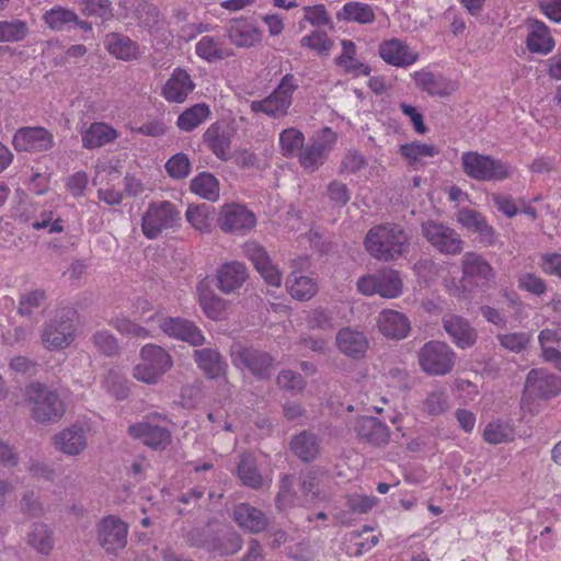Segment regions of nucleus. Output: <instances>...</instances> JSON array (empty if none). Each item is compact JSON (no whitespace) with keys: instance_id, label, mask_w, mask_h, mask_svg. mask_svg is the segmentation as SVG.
Instances as JSON below:
<instances>
[{"instance_id":"1","label":"nucleus","mask_w":561,"mask_h":561,"mask_svg":"<svg viewBox=\"0 0 561 561\" xmlns=\"http://www.w3.org/2000/svg\"><path fill=\"white\" fill-rule=\"evenodd\" d=\"M409 236L397 224H381L371 227L364 239V245L370 256L378 261L390 262L400 257L407 250Z\"/></svg>"},{"instance_id":"2","label":"nucleus","mask_w":561,"mask_h":561,"mask_svg":"<svg viewBox=\"0 0 561 561\" xmlns=\"http://www.w3.org/2000/svg\"><path fill=\"white\" fill-rule=\"evenodd\" d=\"M24 401L33 421L42 425L59 422L66 404L57 390L41 381H32L24 388Z\"/></svg>"},{"instance_id":"3","label":"nucleus","mask_w":561,"mask_h":561,"mask_svg":"<svg viewBox=\"0 0 561 561\" xmlns=\"http://www.w3.org/2000/svg\"><path fill=\"white\" fill-rule=\"evenodd\" d=\"M462 276L456 286L454 296L467 299L478 288L495 279V271L491 264L476 252H467L461 259Z\"/></svg>"},{"instance_id":"4","label":"nucleus","mask_w":561,"mask_h":561,"mask_svg":"<svg viewBox=\"0 0 561 561\" xmlns=\"http://www.w3.org/2000/svg\"><path fill=\"white\" fill-rule=\"evenodd\" d=\"M181 225V211L170 201L152 202L141 218V230L149 240H154Z\"/></svg>"},{"instance_id":"5","label":"nucleus","mask_w":561,"mask_h":561,"mask_svg":"<svg viewBox=\"0 0 561 561\" xmlns=\"http://www.w3.org/2000/svg\"><path fill=\"white\" fill-rule=\"evenodd\" d=\"M140 363L133 369L138 381L156 385L173 366L171 355L161 346L147 344L140 350Z\"/></svg>"},{"instance_id":"6","label":"nucleus","mask_w":561,"mask_h":561,"mask_svg":"<svg viewBox=\"0 0 561 561\" xmlns=\"http://www.w3.org/2000/svg\"><path fill=\"white\" fill-rule=\"evenodd\" d=\"M461 164L465 174L476 181H503L512 175L507 163L477 151L463 152Z\"/></svg>"},{"instance_id":"7","label":"nucleus","mask_w":561,"mask_h":561,"mask_svg":"<svg viewBox=\"0 0 561 561\" xmlns=\"http://www.w3.org/2000/svg\"><path fill=\"white\" fill-rule=\"evenodd\" d=\"M298 83L294 75H285L276 89L265 99L252 101L250 108L253 113H264L271 117H282L288 113L293 103V94Z\"/></svg>"},{"instance_id":"8","label":"nucleus","mask_w":561,"mask_h":561,"mask_svg":"<svg viewBox=\"0 0 561 561\" xmlns=\"http://www.w3.org/2000/svg\"><path fill=\"white\" fill-rule=\"evenodd\" d=\"M421 369L430 376L449 374L456 363V353L445 342L428 341L417 352Z\"/></svg>"},{"instance_id":"9","label":"nucleus","mask_w":561,"mask_h":561,"mask_svg":"<svg viewBox=\"0 0 561 561\" xmlns=\"http://www.w3.org/2000/svg\"><path fill=\"white\" fill-rule=\"evenodd\" d=\"M71 309L62 310L44 325L42 343L47 350H62L75 339V325L70 314Z\"/></svg>"},{"instance_id":"10","label":"nucleus","mask_w":561,"mask_h":561,"mask_svg":"<svg viewBox=\"0 0 561 561\" xmlns=\"http://www.w3.org/2000/svg\"><path fill=\"white\" fill-rule=\"evenodd\" d=\"M231 356L237 367L248 369L254 377L262 380L271 378L275 359L270 353L252 346L236 345Z\"/></svg>"},{"instance_id":"11","label":"nucleus","mask_w":561,"mask_h":561,"mask_svg":"<svg viewBox=\"0 0 561 561\" xmlns=\"http://www.w3.org/2000/svg\"><path fill=\"white\" fill-rule=\"evenodd\" d=\"M422 234L437 251L456 255L462 251L463 241L453 228L435 221L426 220L421 225Z\"/></svg>"},{"instance_id":"12","label":"nucleus","mask_w":561,"mask_h":561,"mask_svg":"<svg viewBox=\"0 0 561 561\" xmlns=\"http://www.w3.org/2000/svg\"><path fill=\"white\" fill-rule=\"evenodd\" d=\"M561 392V378L543 368H533L525 380L523 401L528 398L550 399Z\"/></svg>"},{"instance_id":"13","label":"nucleus","mask_w":561,"mask_h":561,"mask_svg":"<svg viewBox=\"0 0 561 561\" xmlns=\"http://www.w3.org/2000/svg\"><path fill=\"white\" fill-rule=\"evenodd\" d=\"M217 225L224 232L243 233L256 225L255 215L241 204H225L217 217Z\"/></svg>"},{"instance_id":"14","label":"nucleus","mask_w":561,"mask_h":561,"mask_svg":"<svg viewBox=\"0 0 561 561\" xmlns=\"http://www.w3.org/2000/svg\"><path fill=\"white\" fill-rule=\"evenodd\" d=\"M215 285L224 295H239L249 279V270L242 262L229 261L220 264L215 272Z\"/></svg>"},{"instance_id":"15","label":"nucleus","mask_w":561,"mask_h":561,"mask_svg":"<svg viewBox=\"0 0 561 561\" xmlns=\"http://www.w3.org/2000/svg\"><path fill=\"white\" fill-rule=\"evenodd\" d=\"M16 151L43 152L55 146L53 133L41 126H27L19 128L12 139Z\"/></svg>"},{"instance_id":"16","label":"nucleus","mask_w":561,"mask_h":561,"mask_svg":"<svg viewBox=\"0 0 561 561\" xmlns=\"http://www.w3.org/2000/svg\"><path fill=\"white\" fill-rule=\"evenodd\" d=\"M127 525L115 516L104 517L98 525V540L108 553H117L127 543Z\"/></svg>"},{"instance_id":"17","label":"nucleus","mask_w":561,"mask_h":561,"mask_svg":"<svg viewBox=\"0 0 561 561\" xmlns=\"http://www.w3.org/2000/svg\"><path fill=\"white\" fill-rule=\"evenodd\" d=\"M243 254L252 262L255 270L268 285L274 287L280 286L282 274L272 263L271 257L263 245L255 241L245 242L243 245Z\"/></svg>"},{"instance_id":"18","label":"nucleus","mask_w":561,"mask_h":561,"mask_svg":"<svg viewBox=\"0 0 561 561\" xmlns=\"http://www.w3.org/2000/svg\"><path fill=\"white\" fill-rule=\"evenodd\" d=\"M127 433L133 438L140 439L144 445L154 450H164L172 442L170 430L148 421L129 425Z\"/></svg>"},{"instance_id":"19","label":"nucleus","mask_w":561,"mask_h":561,"mask_svg":"<svg viewBox=\"0 0 561 561\" xmlns=\"http://www.w3.org/2000/svg\"><path fill=\"white\" fill-rule=\"evenodd\" d=\"M234 129L224 122L211 124L203 135L204 142L220 160L228 161L231 157V142Z\"/></svg>"},{"instance_id":"20","label":"nucleus","mask_w":561,"mask_h":561,"mask_svg":"<svg viewBox=\"0 0 561 561\" xmlns=\"http://www.w3.org/2000/svg\"><path fill=\"white\" fill-rule=\"evenodd\" d=\"M227 37L240 48H251L261 43L262 31L248 18H234L226 26Z\"/></svg>"},{"instance_id":"21","label":"nucleus","mask_w":561,"mask_h":561,"mask_svg":"<svg viewBox=\"0 0 561 561\" xmlns=\"http://www.w3.org/2000/svg\"><path fill=\"white\" fill-rule=\"evenodd\" d=\"M442 325L451 339L453 343L459 348L472 347L478 340V332L466 318L447 313L442 319Z\"/></svg>"},{"instance_id":"22","label":"nucleus","mask_w":561,"mask_h":561,"mask_svg":"<svg viewBox=\"0 0 561 561\" xmlns=\"http://www.w3.org/2000/svg\"><path fill=\"white\" fill-rule=\"evenodd\" d=\"M459 224L478 234V240L484 247H491L496 242V232L491 225L488 224L485 217L479 211L470 208L459 210L457 215Z\"/></svg>"},{"instance_id":"23","label":"nucleus","mask_w":561,"mask_h":561,"mask_svg":"<svg viewBox=\"0 0 561 561\" xmlns=\"http://www.w3.org/2000/svg\"><path fill=\"white\" fill-rule=\"evenodd\" d=\"M357 437L373 446H383L389 443L388 426L374 416H360L354 424Z\"/></svg>"},{"instance_id":"24","label":"nucleus","mask_w":561,"mask_h":561,"mask_svg":"<svg viewBox=\"0 0 561 561\" xmlns=\"http://www.w3.org/2000/svg\"><path fill=\"white\" fill-rule=\"evenodd\" d=\"M195 89L188 72L182 68H175L162 87V96L171 103H183Z\"/></svg>"},{"instance_id":"25","label":"nucleus","mask_w":561,"mask_h":561,"mask_svg":"<svg viewBox=\"0 0 561 561\" xmlns=\"http://www.w3.org/2000/svg\"><path fill=\"white\" fill-rule=\"evenodd\" d=\"M379 55L385 62L394 67H408L419 59V54L398 38L382 42L379 46Z\"/></svg>"},{"instance_id":"26","label":"nucleus","mask_w":561,"mask_h":561,"mask_svg":"<svg viewBox=\"0 0 561 561\" xmlns=\"http://www.w3.org/2000/svg\"><path fill=\"white\" fill-rule=\"evenodd\" d=\"M159 327L169 336L185 341L194 346L202 345L205 342L201 330L188 320L165 318L161 320Z\"/></svg>"},{"instance_id":"27","label":"nucleus","mask_w":561,"mask_h":561,"mask_svg":"<svg viewBox=\"0 0 561 561\" xmlns=\"http://www.w3.org/2000/svg\"><path fill=\"white\" fill-rule=\"evenodd\" d=\"M377 325L381 334L392 340L404 339L411 330L408 317L391 309H385L379 313Z\"/></svg>"},{"instance_id":"28","label":"nucleus","mask_w":561,"mask_h":561,"mask_svg":"<svg viewBox=\"0 0 561 561\" xmlns=\"http://www.w3.org/2000/svg\"><path fill=\"white\" fill-rule=\"evenodd\" d=\"M335 340L339 351L355 359L364 357L368 348L365 334L348 327L341 329Z\"/></svg>"},{"instance_id":"29","label":"nucleus","mask_w":561,"mask_h":561,"mask_svg":"<svg viewBox=\"0 0 561 561\" xmlns=\"http://www.w3.org/2000/svg\"><path fill=\"white\" fill-rule=\"evenodd\" d=\"M399 152L413 170H420L426 164L425 159L433 158L440 153V149L431 144L412 141L399 147Z\"/></svg>"},{"instance_id":"30","label":"nucleus","mask_w":561,"mask_h":561,"mask_svg":"<svg viewBox=\"0 0 561 561\" xmlns=\"http://www.w3.org/2000/svg\"><path fill=\"white\" fill-rule=\"evenodd\" d=\"M56 449L67 455H79L87 446L85 434L82 427L72 425L54 436Z\"/></svg>"},{"instance_id":"31","label":"nucleus","mask_w":561,"mask_h":561,"mask_svg":"<svg viewBox=\"0 0 561 561\" xmlns=\"http://www.w3.org/2000/svg\"><path fill=\"white\" fill-rule=\"evenodd\" d=\"M193 357L207 378L216 379L225 376L227 370V363L224 360L220 353L215 348H201L195 350Z\"/></svg>"},{"instance_id":"32","label":"nucleus","mask_w":561,"mask_h":561,"mask_svg":"<svg viewBox=\"0 0 561 561\" xmlns=\"http://www.w3.org/2000/svg\"><path fill=\"white\" fill-rule=\"evenodd\" d=\"M233 519L239 527L254 534L263 531L268 524L263 512L245 503L234 507Z\"/></svg>"},{"instance_id":"33","label":"nucleus","mask_w":561,"mask_h":561,"mask_svg":"<svg viewBox=\"0 0 561 561\" xmlns=\"http://www.w3.org/2000/svg\"><path fill=\"white\" fill-rule=\"evenodd\" d=\"M526 45L529 51L542 55H547L553 49L554 41L543 22L535 20L529 23Z\"/></svg>"},{"instance_id":"34","label":"nucleus","mask_w":561,"mask_h":561,"mask_svg":"<svg viewBox=\"0 0 561 561\" xmlns=\"http://www.w3.org/2000/svg\"><path fill=\"white\" fill-rule=\"evenodd\" d=\"M104 44L108 53L121 60H134L139 55L138 44L121 33L107 34Z\"/></svg>"},{"instance_id":"35","label":"nucleus","mask_w":561,"mask_h":561,"mask_svg":"<svg viewBox=\"0 0 561 561\" xmlns=\"http://www.w3.org/2000/svg\"><path fill=\"white\" fill-rule=\"evenodd\" d=\"M198 302L207 316L211 320H221L225 317L227 301L214 293L205 283L197 286Z\"/></svg>"},{"instance_id":"36","label":"nucleus","mask_w":561,"mask_h":561,"mask_svg":"<svg viewBox=\"0 0 561 561\" xmlns=\"http://www.w3.org/2000/svg\"><path fill=\"white\" fill-rule=\"evenodd\" d=\"M331 149L330 144L323 139H314L307 146H302L297 154L300 165L311 172L316 171L324 162L325 153Z\"/></svg>"},{"instance_id":"37","label":"nucleus","mask_w":561,"mask_h":561,"mask_svg":"<svg viewBox=\"0 0 561 561\" xmlns=\"http://www.w3.org/2000/svg\"><path fill=\"white\" fill-rule=\"evenodd\" d=\"M289 448L295 456L308 462L318 456L320 440L314 433L302 431L290 439Z\"/></svg>"},{"instance_id":"38","label":"nucleus","mask_w":561,"mask_h":561,"mask_svg":"<svg viewBox=\"0 0 561 561\" xmlns=\"http://www.w3.org/2000/svg\"><path fill=\"white\" fill-rule=\"evenodd\" d=\"M237 474L244 486L260 489L263 477L257 468L256 457L252 453H243L239 457Z\"/></svg>"},{"instance_id":"39","label":"nucleus","mask_w":561,"mask_h":561,"mask_svg":"<svg viewBox=\"0 0 561 561\" xmlns=\"http://www.w3.org/2000/svg\"><path fill=\"white\" fill-rule=\"evenodd\" d=\"M118 133L105 123H92L82 134V146L87 149H94L113 142Z\"/></svg>"},{"instance_id":"40","label":"nucleus","mask_w":561,"mask_h":561,"mask_svg":"<svg viewBox=\"0 0 561 561\" xmlns=\"http://www.w3.org/2000/svg\"><path fill=\"white\" fill-rule=\"evenodd\" d=\"M415 84L430 95L447 96L450 93V83L443 77H436L427 70L415 71L413 73Z\"/></svg>"},{"instance_id":"41","label":"nucleus","mask_w":561,"mask_h":561,"mask_svg":"<svg viewBox=\"0 0 561 561\" xmlns=\"http://www.w3.org/2000/svg\"><path fill=\"white\" fill-rule=\"evenodd\" d=\"M337 19L358 24H371L376 19V14L370 4L359 1H350L346 2L342 11L337 13Z\"/></svg>"},{"instance_id":"42","label":"nucleus","mask_w":561,"mask_h":561,"mask_svg":"<svg viewBox=\"0 0 561 561\" xmlns=\"http://www.w3.org/2000/svg\"><path fill=\"white\" fill-rule=\"evenodd\" d=\"M286 288L294 299L300 301L310 300L318 291L317 283L312 278L296 272L288 276Z\"/></svg>"},{"instance_id":"43","label":"nucleus","mask_w":561,"mask_h":561,"mask_svg":"<svg viewBox=\"0 0 561 561\" xmlns=\"http://www.w3.org/2000/svg\"><path fill=\"white\" fill-rule=\"evenodd\" d=\"M196 54L201 58L213 62L233 55L232 50L224 47L222 42L214 36H203L196 44Z\"/></svg>"},{"instance_id":"44","label":"nucleus","mask_w":561,"mask_h":561,"mask_svg":"<svg viewBox=\"0 0 561 561\" xmlns=\"http://www.w3.org/2000/svg\"><path fill=\"white\" fill-rule=\"evenodd\" d=\"M191 191L209 202H216L219 198V182L208 172L197 174L190 184Z\"/></svg>"},{"instance_id":"45","label":"nucleus","mask_w":561,"mask_h":561,"mask_svg":"<svg viewBox=\"0 0 561 561\" xmlns=\"http://www.w3.org/2000/svg\"><path fill=\"white\" fill-rule=\"evenodd\" d=\"M43 20L53 31H68L78 22V15L70 9L55 7L44 13Z\"/></svg>"},{"instance_id":"46","label":"nucleus","mask_w":561,"mask_h":561,"mask_svg":"<svg viewBox=\"0 0 561 561\" xmlns=\"http://www.w3.org/2000/svg\"><path fill=\"white\" fill-rule=\"evenodd\" d=\"M210 114L205 103L195 104L186 108L179 117L176 125L183 131H192L198 127Z\"/></svg>"},{"instance_id":"47","label":"nucleus","mask_w":561,"mask_h":561,"mask_svg":"<svg viewBox=\"0 0 561 561\" xmlns=\"http://www.w3.org/2000/svg\"><path fill=\"white\" fill-rule=\"evenodd\" d=\"M514 437V426L503 420L490 422L483 431L484 440L493 445L512 442Z\"/></svg>"},{"instance_id":"48","label":"nucleus","mask_w":561,"mask_h":561,"mask_svg":"<svg viewBox=\"0 0 561 561\" xmlns=\"http://www.w3.org/2000/svg\"><path fill=\"white\" fill-rule=\"evenodd\" d=\"M213 214L214 208L208 204L202 203L198 205H188L185 216L186 220L194 229L201 232H209Z\"/></svg>"},{"instance_id":"49","label":"nucleus","mask_w":561,"mask_h":561,"mask_svg":"<svg viewBox=\"0 0 561 561\" xmlns=\"http://www.w3.org/2000/svg\"><path fill=\"white\" fill-rule=\"evenodd\" d=\"M27 542L42 554H49L54 549L53 533L45 524H34L28 533Z\"/></svg>"},{"instance_id":"50","label":"nucleus","mask_w":561,"mask_h":561,"mask_svg":"<svg viewBox=\"0 0 561 561\" xmlns=\"http://www.w3.org/2000/svg\"><path fill=\"white\" fill-rule=\"evenodd\" d=\"M379 295L385 298H396L402 293V280L398 271L382 270L378 273Z\"/></svg>"},{"instance_id":"51","label":"nucleus","mask_w":561,"mask_h":561,"mask_svg":"<svg viewBox=\"0 0 561 561\" xmlns=\"http://www.w3.org/2000/svg\"><path fill=\"white\" fill-rule=\"evenodd\" d=\"M91 342L104 356L114 357L121 352L117 339L107 330L95 331L91 336Z\"/></svg>"},{"instance_id":"52","label":"nucleus","mask_w":561,"mask_h":561,"mask_svg":"<svg viewBox=\"0 0 561 561\" xmlns=\"http://www.w3.org/2000/svg\"><path fill=\"white\" fill-rule=\"evenodd\" d=\"M304 142V134L294 127L284 129L279 135V144L285 157H297Z\"/></svg>"},{"instance_id":"53","label":"nucleus","mask_w":561,"mask_h":561,"mask_svg":"<svg viewBox=\"0 0 561 561\" xmlns=\"http://www.w3.org/2000/svg\"><path fill=\"white\" fill-rule=\"evenodd\" d=\"M139 24L149 32H158L163 27L160 9L152 3H145L137 10Z\"/></svg>"},{"instance_id":"54","label":"nucleus","mask_w":561,"mask_h":561,"mask_svg":"<svg viewBox=\"0 0 561 561\" xmlns=\"http://www.w3.org/2000/svg\"><path fill=\"white\" fill-rule=\"evenodd\" d=\"M28 28L21 20L0 21V42H20L26 37Z\"/></svg>"},{"instance_id":"55","label":"nucleus","mask_w":561,"mask_h":561,"mask_svg":"<svg viewBox=\"0 0 561 561\" xmlns=\"http://www.w3.org/2000/svg\"><path fill=\"white\" fill-rule=\"evenodd\" d=\"M164 168L170 178L184 180L190 175L192 165L188 156L179 152L167 161Z\"/></svg>"},{"instance_id":"56","label":"nucleus","mask_w":561,"mask_h":561,"mask_svg":"<svg viewBox=\"0 0 561 561\" xmlns=\"http://www.w3.org/2000/svg\"><path fill=\"white\" fill-rule=\"evenodd\" d=\"M307 327L310 330H319L329 332L334 330L333 317L330 311L324 308H316L308 312L306 317Z\"/></svg>"},{"instance_id":"57","label":"nucleus","mask_w":561,"mask_h":561,"mask_svg":"<svg viewBox=\"0 0 561 561\" xmlns=\"http://www.w3.org/2000/svg\"><path fill=\"white\" fill-rule=\"evenodd\" d=\"M327 195L332 208H343L351 199V193L347 185L337 180L329 183Z\"/></svg>"},{"instance_id":"58","label":"nucleus","mask_w":561,"mask_h":561,"mask_svg":"<svg viewBox=\"0 0 561 561\" xmlns=\"http://www.w3.org/2000/svg\"><path fill=\"white\" fill-rule=\"evenodd\" d=\"M448 408L447 394L444 389H436L427 393L423 401V409L430 415H439Z\"/></svg>"},{"instance_id":"59","label":"nucleus","mask_w":561,"mask_h":561,"mask_svg":"<svg viewBox=\"0 0 561 561\" xmlns=\"http://www.w3.org/2000/svg\"><path fill=\"white\" fill-rule=\"evenodd\" d=\"M300 45L316 50L320 55H324L331 49L333 42L325 32L314 31L310 35L304 36Z\"/></svg>"},{"instance_id":"60","label":"nucleus","mask_w":561,"mask_h":561,"mask_svg":"<svg viewBox=\"0 0 561 561\" xmlns=\"http://www.w3.org/2000/svg\"><path fill=\"white\" fill-rule=\"evenodd\" d=\"M110 324L123 335L139 339H146L149 336V331L146 328L127 318L113 319Z\"/></svg>"},{"instance_id":"61","label":"nucleus","mask_w":561,"mask_h":561,"mask_svg":"<svg viewBox=\"0 0 561 561\" xmlns=\"http://www.w3.org/2000/svg\"><path fill=\"white\" fill-rule=\"evenodd\" d=\"M276 381L279 388L287 391L300 392L306 387L305 378L299 373L290 369L282 370Z\"/></svg>"},{"instance_id":"62","label":"nucleus","mask_w":561,"mask_h":561,"mask_svg":"<svg viewBox=\"0 0 561 561\" xmlns=\"http://www.w3.org/2000/svg\"><path fill=\"white\" fill-rule=\"evenodd\" d=\"M82 12L87 16H98L103 21L112 19V5L108 0H85Z\"/></svg>"},{"instance_id":"63","label":"nucleus","mask_w":561,"mask_h":561,"mask_svg":"<svg viewBox=\"0 0 561 561\" xmlns=\"http://www.w3.org/2000/svg\"><path fill=\"white\" fill-rule=\"evenodd\" d=\"M518 287L535 296H541L547 291V285L542 278L534 273H524L518 276Z\"/></svg>"},{"instance_id":"64","label":"nucleus","mask_w":561,"mask_h":561,"mask_svg":"<svg viewBox=\"0 0 561 561\" xmlns=\"http://www.w3.org/2000/svg\"><path fill=\"white\" fill-rule=\"evenodd\" d=\"M45 299V291L42 289H35L21 297L18 311L21 316H31L33 310L38 308Z\"/></svg>"}]
</instances>
